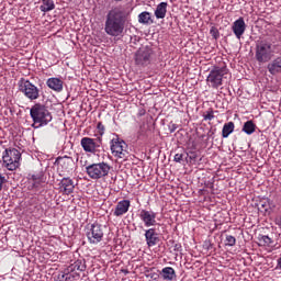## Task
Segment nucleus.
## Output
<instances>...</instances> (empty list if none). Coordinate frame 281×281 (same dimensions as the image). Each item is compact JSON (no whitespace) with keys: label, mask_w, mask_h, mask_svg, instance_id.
<instances>
[{"label":"nucleus","mask_w":281,"mask_h":281,"mask_svg":"<svg viewBox=\"0 0 281 281\" xmlns=\"http://www.w3.org/2000/svg\"><path fill=\"white\" fill-rule=\"evenodd\" d=\"M276 54H281V44L268 38L257 46L256 58L259 63H269Z\"/></svg>","instance_id":"2"},{"label":"nucleus","mask_w":281,"mask_h":281,"mask_svg":"<svg viewBox=\"0 0 281 281\" xmlns=\"http://www.w3.org/2000/svg\"><path fill=\"white\" fill-rule=\"evenodd\" d=\"M243 131H244V133H247V122L244 123Z\"/></svg>","instance_id":"34"},{"label":"nucleus","mask_w":281,"mask_h":281,"mask_svg":"<svg viewBox=\"0 0 281 281\" xmlns=\"http://www.w3.org/2000/svg\"><path fill=\"white\" fill-rule=\"evenodd\" d=\"M3 167L7 170L14 171L21 166V151L16 148L5 149L2 154Z\"/></svg>","instance_id":"4"},{"label":"nucleus","mask_w":281,"mask_h":281,"mask_svg":"<svg viewBox=\"0 0 281 281\" xmlns=\"http://www.w3.org/2000/svg\"><path fill=\"white\" fill-rule=\"evenodd\" d=\"M168 12V2H160L155 10L156 19H166V13Z\"/></svg>","instance_id":"22"},{"label":"nucleus","mask_w":281,"mask_h":281,"mask_svg":"<svg viewBox=\"0 0 281 281\" xmlns=\"http://www.w3.org/2000/svg\"><path fill=\"white\" fill-rule=\"evenodd\" d=\"M173 161H176L177 164H181V161H183V154H176L173 157Z\"/></svg>","instance_id":"31"},{"label":"nucleus","mask_w":281,"mask_h":281,"mask_svg":"<svg viewBox=\"0 0 281 281\" xmlns=\"http://www.w3.org/2000/svg\"><path fill=\"white\" fill-rule=\"evenodd\" d=\"M139 218L146 227H155L157 225V213L154 211L142 210L139 212Z\"/></svg>","instance_id":"12"},{"label":"nucleus","mask_w":281,"mask_h":281,"mask_svg":"<svg viewBox=\"0 0 281 281\" xmlns=\"http://www.w3.org/2000/svg\"><path fill=\"white\" fill-rule=\"evenodd\" d=\"M225 243L228 247H234L236 245V237L227 235Z\"/></svg>","instance_id":"28"},{"label":"nucleus","mask_w":281,"mask_h":281,"mask_svg":"<svg viewBox=\"0 0 281 281\" xmlns=\"http://www.w3.org/2000/svg\"><path fill=\"white\" fill-rule=\"evenodd\" d=\"M260 206H261V207H265V204H262V202H260L259 204H257L258 210H260Z\"/></svg>","instance_id":"35"},{"label":"nucleus","mask_w":281,"mask_h":281,"mask_svg":"<svg viewBox=\"0 0 281 281\" xmlns=\"http://www.w3.org/2000/svg\"><path fill=\"white\" fill-rule=\"evenodd\" d=\"M97 131L100 135H104V131H105L104 125L99 122L97 125Z\"/></svg>","instance_id":"30"},{"label":"nucleus","mask_w":281,"mask_h":281,"mask_svg":"<svg viewBox=\"0 0 281 281\" xmlns=\"http://www.w3.org/2000/svg\"><path fill=\"white\" fill-rule=\"evenodd\" d=\"M227 67H215L212 69L206 78L209 87L218 89L223 85V78L227 76Z\"/></svg>","instance_id":"6"},{"label":"nucleus","mask_w":281,"mask_h":281,"mask_svg":"<svg viewBox=\"0 0 281 281\" xmlns=\"http://www.w3.org/2000/svg\"><path fill=\"white\" fill-rule=\"evenodd\" d=\"M274 223H276V225H278V227H280V229H281V216H277V217L274 218Z\"/></svg>","instance_id":"33"},{"label":"nucleus","mask_w":281,"mask_h":281,"mask_svg":"<svg viewBox=\"0 0 281 281\" xmlns=\"http://www.w3.org/2000/svg\"><path fill=\"white\" fill-rule=\"evenodd\" d=\"M145 240L148 247H155L159 243V235L155 228H148L145 231Z\"/></svg>","instance_id":"16"},{"label":"nucleus","mask_w":281,"mask_h":281,"mask_svg":"<svg viewBox=\"0 0 281 281\" xmlns=\"http://www.w3.org/2000/svg\"><path fill=\"white\" fill-rule=\"evenodd\" d=\"M256 132V125L254 121H247V135H251Z\"/></svg>","instance_id":"27"},{"label":"nucleus","mask_w":281,"mask_h":281,"mask_svg":"<svg viewBox=\"0 0 281 281\" xmlns=\"http://www.w3.org/2000/svg\"><path fill=\"white\" fill-rule=\"evenodd\" d=\"M115 1H122V0H115Z\"/></svg>","instance_id":"38"},{"label":"nucleus","mask_w":281,"mask_h":281,"mask_svg":"<svg viewBox=\"0 0 281 281\" xmlns=\"http://www.w3.org/2000/svg\"><path fill=\"white\" fill-rule=\"evenodd\" d=\"M173 127L171 128V133H175V131H177V127L175 125H172Z\"/></svg>","instance_id":"36"},{"label":"nucleus","mask_w":281,"mask_h":281,"mask_svg":"<svg viewBox=\"0 0 281 281\" xmlns=\"http://www.w3.org/2000/svg\"><path fill=\"white\" fill-rule=\"evenodd\" d=\"M76 184H74V180L71 178H63L59 182V190L63 194H74Z\"/></svg>","instance_id":"14"},{"label":"nucleus","mask_w":281,"mask_h":281,"mask_svg":"<svg viewBox=\"0 0 281 281\" xmlns=\"http://www.w3.org/2000/svg\"><path fill=\"white\" fill-rule=\"evenodd\" d=\"M5 177L0 175V192L3 190V183H5Z\"/></svg>","instance_id":"32"},{"label":"nucleus","mask_w":281,"mask_h":281,"mask_svg":"<svg viewBox=\"0 0 281 281\" xmlns=\"http://www.w3.org/2000/svg\"><path fill=\"white\" fill-rule=\"evenodd\" d=\"M258 245L260 247H273V239L267 235H261L258 237Z\"/></svg>","instance_id":"24"},{"label":"nucleus","mask_w":281,"mask_h":281,"mask_svg":"<svg viewBox=\"0 0 281 281\" xmlns=\"http://www.w3.org/2000/svg\"><path fill=\"white\" fill-rule=\"evenodd\" d=\"M204 120H209L210 122H212V120H214V111H209L204 114Z\"/></svg>","instance_id":"29"},{"label":"nucleus","mask_w":281,"mask_h":281,"mask_svg":"<svg viewBox=\"0 0 281 281\" xmlns=\"http://www.w3.org/2000/svg\"><path fill=\"white\" fill-rule=\"evenodd\" d=\"M31 117L33 120V127L41 128V126H47L48 122H52V113L45 105L35 104L30 110Z\"/></svg>","instance_id":"3"},{"label":"nucleus","mask_w":281,"mask_h":281,"mask_svg":"<svg viewBox=\"0 0 281 281\" xmlns=\"http://www.w3.org/2000/svg\"><path fill=\"white\" fill-rule=\"evenodd\" d=\"M80 144L85 153H92V154H95V151L98 150V147L100 146V143H98V139L91 138V137L81 138Z\"/></svg>","instance_id":"13"},{"label":"nucleus","mask_w":281,"mask_h":281,"mask_svg":"<svg viewBox=\"0 0 281 281\" xmlns=\"http://www.w3.org/2000/svg\"><path fill=\"white\" fill-rule=\"evenodd\" d=\"M233 32L237 38H240L245 34V20L243 18L234 22Z\"/></svg>","instance_id":"20"},{"label":"nucleus","mask_w":281,"mask_h":281,"mask_svg":"<svg viewBox=\"0 0 281 281\" xmlns=\"http://www.w3.org/2000/svg\"><path fill=\"white\" fill-rule=\"evenodd\" d=\"M19 89L29 100H38L41 95L38 88L30 80L21 79L19 81Z\"/></svg>","instance_id":"9"},{"label":"nucleus","mask_w":281,"mask_h":281,"mask_svg":"<svg viewBox=\"0 0 281 281\" xmlns=\"http://www.w3.org/2000/svg\"><path fill=\"white\" fill-rule=\"evenodd\" d=\"M56 9V4L54 0H42V4L40 7L41 12H52V10Z\"/></svg>","instance_id":"23"},{"label":"nucleus","mask_w":281,"mask_h":281,"mask_svg":"<svg viewBox=\"0 0 281 281\" xmlns=\"http://www.w3.org/2000/svg\"><path fill=\"white\" fill-rule=\"evenodd\" d=\"M162 280L172 281L177 278V272L172 267H166L160 271Z\"/></svg>","instance_id":"21"},{"label":"nucleus","mask_w":281,"mask_h":281,"mask_svg":"<svg viewBox=\"0 0 281 281\" xmlns=\"http://www.w3.org/2000/svg\"><path fill=\"white\" fill-rule=\"evenodd\" d=\"M232 133H234V123L228 122V123L224 124L223 130H222V136L229 137V135H232Z\"/></svg>","instance_id":"26"},{"label":"nucleus","mask_w":281,"mask_h":281,"mask_svg":"<svg viewBox=\"0 0 281 281\" xmlns=\"http://www.w3.org/2000/svg\"><path fill=\"white\" fill-rule=\"evenodd\" d=\"M248 238H251V239H254V236H251V235H248Z\"/></svg>","instance_id":"37"},{"label":"nucleus","mask_w":281,"mask_h":281,"mask_svg":"<svg viewBox=\"0 0 281 281\" xmlns=\"http://www.w3.org/2000/svg\"><path fill=\"white\" fill-rule=\"evenodd\" d=\"M153 48L142 46L134 55L135 65H137V67H148L153 60Z\"/></svg>","instance_id":"7"},{"label":"nucleus","mask_w":281,"mask_h":281,"mask_svg":"<svg viewBox=\"0 0 281 281\" xmlns=\"http://www.w3.org/2000/svg\"><path fill=\"white\" fill-rule=\"evenodd\" d=\"M128 13L122 8H114L105 15L104 32L108 36H122L126 23H128Z\"/></svg>","instance_id":"1"},{"label":"nucleus","mask_w":281,"mask_h":281,"mask_svg":"<svg viewBox=\"0 0 281 281\" xmlns=\"http://www.w3.org/2000/svg\"><path fill=\"white\" fill-rule=\"evenodd\" d=\"M267 69L271 76H278V74H281V57H277L270 61Z\"/></svg>","instance_id":"18"},{"label":"nucleus","mask_w":281,"mask_h":281,"mask_svg":"<svg viewBox=\"0 0 281 281\" xmlns=\"http://www.w3.org/2000/svg\"><path fill=\"white\" fill-rule=\"evenodd\" d=\"M46 85H47L48 89H52L53 91H56L57 93H60V91H63L64 82H63V79H60V78H56V77L49 78V79H47Z\"/></svg>","instance_id":"17"},{"label":"nucleus","mask_w":281,"mask_h":281,"mask_svg":"<svg viewBox=\"0 0 281 281\" xmlns=\"http://www.w3.org/2000/svg\"><path fill=\"white\" fill-rule=\"evenodd\" d=\"M86 172L90 179L98 181V179H104V177H109V172H111V166L106 162L92 164L86 167Z\"/></svg>","instance_id":"5"},{"label":"nucleus","mask_w":281,"mask_h":281,"mask_svg":"<svg viewBox=\"0 0 281 281\" xmlns=\"http://www.w3.org/2000/svg\"><path fill=\"white\" fill-rule=\"evenodd\" d=\"M58 166L63 168L66 172H70V170H74V158L71 157H63L57 159Z\"/></svg>","instance_id":"19"},{"label":"nucleus","mask_w":281,"mask_h":281,"mask_svg":"<svg viewBox=\"0 0 281 281\" xmlns=\"http://www.w3.org/2000/svg\"><path fill=\"white\" fill-rule=\"evenodd\" d=\"M85 263H82V261L80 260H77L65 270V274L63 276V278H65V281L78 280L80 278V274L76 271H85Z\"/></svg>","instance_id":"11"},{"label":"nucleus","mask_w":281,"mask_h":281,"mask_svg":"<svg viewBox=\"0 0 281 281\" xmlns=\"http://www.w3.org/2000/svg\"><path fill=\"white\" fill-rule=\"evenodd\" d=\"M127 145L126 142L120 139V138H112L111 140V150L112 155L114 157H117L119 159H124L126 155H128V151L126 150Z\"/></svg>","instance_id":"10"},{"label":"nucleus","mask_w":281,"mask_h":281,"mask_svg":"<svg viewBox=\"0 0 281 281\" xmlns=\"http://www.w3.org/2000/svg\"><path fill=\"white\" fill-rule=\"evenodd\" d=\"M138 22L143 23V25H148L153 23V20L150 18V12L144 11L138 15Z\"/></svg>","instance_id":"25"},{"label":"nucleus","mask_w":281,"mask_h":281,"mask_svg":"<svg viewBox=\"0 0 281 281\" xmlns=\"http://www.w3.org/2000/svg\"><path fill=\"white\" fill-rule=\"evenodd\" d=\"M86 236L91 245H98V243H102V238H104V231L102 229V225L98 223L88 225Z\"/></svg>","instance_id":"8"},{"label":"nucleus","mask_w":281,"mask_h":281,"mask_svg":"<svg viewBox=\"0 0 281 281\" xmlns=\"http://www.w3.org/2000/svg\"><path fill=\"white\" fill-rule=\"evenodd\" d=\"M130 209H131V201L122 200V201L117 202V204L113 211V215L116 217L124 216V214H126Z\"/></svg>","instance_id":"15"}]
</instances>
